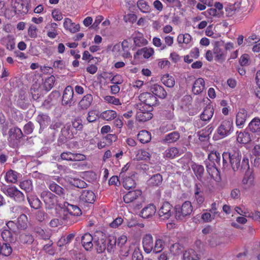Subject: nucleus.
Segmentation results:
<instances>
[{
	"label": "nucleus",
	"instance_id": "nucleus-51",
	"mask_svg": "<svg viewBox=\"0 0 260 260\" xmlns=\"http://www.w3.org/2000/svg\"><path fill=\"white\" fill-rule=\"evenodd\" d=\"M27 198L31 208L37 209L41 207L42 203L37 197H33L31 198L27 197Z\"/></svg>",
	"mask_w": 260,
	"mask_h": 260
},
{
	"label": "nucleus",
	"instance_id": "nucleus-61",
	"mask_svg": "<svg viewBox=\"0 0 260 260\" xmlns=\"http://www.w3.org/2000/svg\"><path fill=\"white\" fill-rule=\"evenodd\" d=\"M72 128L75 129L76 131H81L83 129L82 120L80 118L74 119L72 122Z\"/></svg>",
	"mask_w": 260,
	"mask_h": 260
},
{
	"label": "nucleus",
	"instance_id": "nucleus-11",
	"mask_svg": "<svg viewBox=\"0 0 260 260\" xmlns=\"http://www.w3.org/2000/svg\"><path fill=\"white\" fill-rule=\"evenodd\" d=\"M152 110L145 108L142 106L137 110L136 113V119L138 121L145 122L151 119L152 117V114L150 112Z\"/></svg>",
	"mask_w": 260,
	"mask_h": 260
},
{
	"label": "nucleus",
	"instance_id": "nucleus-58",
	"mask_svg": "<svg viewBox=\"0 0 260 260\" xmlns=\"http://www.w3.org/2000/svg\"><path fill=\"white\" fill-rule=\"evenodd\" d=\"M3 41L6 43L7 48L9 50H12L15 48V41L14 38L12 37L8 36L5 38Z\"/></svg>",
	"mask_w": 260,
	"mask_h": 260
},
{
	"label": "nucleus",
	"instance_id": "nucleus-28",
	"mask_svg": "<svg viewBox=\"0 0 260 260\" xmlns=\"http://www.w3.org/2000/svg\"><path fill=\"white\" fill-rule=\"evenodd\" d=\"M183 260H199L200 255L193 249L186 250L183 253Z\"/></svg>",
	"mask_w": 260,
	"mask_h": 260
},
{
	"label": "nucleus",
	"instance_id": "nucleus-59",
	"mask_svg": "<svg viewBox=\"0 0 260 260\" xmlns=\"http://www.w3.org/2000/svg\"><path fill=\"white\" fill-rule=\"evenodd\" d=\"M150 156V153L144 149L139 150L136 155L138 160H146L149 158Z\"/></svg>",
	"mask_w": 260,
	"mask_h": 260
},
{
	"label": "nucleus",
	"instance_id": "nucleus-22",
	"mask_svg": "<svg viewBox=\"0 0 260 260\" xmlns=\"http://www.w3.org/2000/svg\"><path fill=\"white\" fill-rule=\"evenodd\" d=\"M150 91L155 96H157L160 99H165L167 94L164 88L158 84H154L150 86Z\"/></svg>",
	"mask_w": 260,
	"mask_h": 260
},
{
	"label": "nucleus",
	"instance_id": "nucleus-20",
	"mask_svg": "<svg viewBox=\"0 0 260 260\" xmlns=\"http://www.w3.org/2000/svg\"><path fill=\"white\" fill-rule=\"evenodd\" d=\"M95 196L90 190H83L80 196V200L84 203L93 204L95 201Z\"/></svg>",
	"mask_w": 260,
	"mask_h": 260
},
{
	"label": "nucleus",
	"instance_id": "nucleus-17",
	"mask_svg": "<svg viewBox=\"0 0 260 260\" xmlns=\"http://www.w3.org/2000/svg\"><path fill=\"white\" fill-rule=\"evenodd\" d=\"M142 244L144 251L147 253H150L153 249V237L150 234H146L143 238Z\"/></svg>",
	"mask_w": 260,
	"mask_h": 260
},
{
	"label": "nucleus",
	"instance_id": "nucleus-5",
	"mask_svg": "<svg viewBox=\"0 0 260 260\" xmlns=\"http://www.w3.org/2000/svg\"><path fill=\"white\" fill-rule=\"evenodd\" d=\"M234 126L233 121L228 119L223 120L218 127L217 134L222 138H224L230 135L233 131Z\"/></svg>",
	"mask_w": 260,
	"mask_h": 260
},
{
	"label": "nucleus",
	"instance_id": "nucleus-53",
	"mask_svg": "<svg viewBox=\"0 0 260 260\" xmlns=\"http://www.w3.org/2000/svg\"><path fill=\"white\" fill-rule=\"evenodd\" d=\"M122 47V56L124 58H129L131 57V53L129 51V47L128 42L124 40L121 43Z\"/></svg>",
	"mask_w": 260,
	"mask_h": 260
},
{
	"label": "nucleus",
	"instance_id": "nucleus-18",
	"mask_svg": "<svg viewBox=\"0 0 260 260\" xmlns=\"http://www.w3.org/2000/svg\"><path fill=\"white\" fill-rule=\"evenodd\" d=\"M246 130L253 134L260 135V118L258 117L254 118L249 122Z\"/></svg>",
	"mask_w": 260,
	"mask_h": 260
},
{
	"label": "nucleus",
	"instance_id": "nucleus-42",
	"mask_svg": "<svg viewBox=\"0 0 260 260\" xmlns=\"http://www.w3.org/2000/svg\"><path fill=\"white\" fill-rule=\"evenodd\" d=\"M137 5L139 9L143 13H150L151 11V7L149 5L148 2L145 0H138Z\"/></svg>",
	"mask_w": 260,
	"mask_h": 260
},
{
	"label": "nucleus",
	"instance_id": "nucleus-12",
	"mask_svg": "<svg viewBox=\"0 0 260 260\" xmlns=\"http://www.w3.org/2000/svg\"><path fill=\"white\" fill-rule=\"evenodd\" d=\"M58 207L60 209H64L75 217L82 214L81 210L79 207L71 204L67 202H64L63 204H59Z\"/></svg>",
	"mask_w": 260,
	"mask_h": 260
},
{
	"label": "nucleus",
	"instance_id": "nucleus-54",
	"mask_svg": "<svg viewBox=\"0 0 260 260\" xmlns=\"http://www.w3.org/2000/svg\"><path fill=\"white\" fill-rule=\"evenodd\" d=\"M131 251V246L130 245L122 247L119 248V256L121 260L125 259L126 257H127Z\"/></svg>",
	"mask_w": 260,
	"mask_h": 260
},
{
	"label": "nucleus",
	"instance_id": "nucleus-31",
	"mask_svg": "<svg viewBox=\"0 0 260 260\" xmlns=\"http://www.w3.org/2000/svg\"><path fill=\"white\" fill-rule=\"evenodd\" d=\"M63 26L66 29L69 30L73 33L78 31L80 29L79 24H75L72 22L70 19L68 18H65L64 20Z\"/></svg>",
	"mask_w": 260,
	"mask_h": 260
},
{
	"label": "nucleus",
	"instance_id": "nucleus-10",
	"mask_svg": "<svg viewBox=\"0 0 260 260\" xmlns=\"http://www.w3.org/2000/svg\"><path fill=\"white\" fill-rule=\"evenodd\" d=\"M6 194L18 203H22L25 200L24 194L15 186L8 187L6 190Z\"/></svg>",
	"mask_w": 260,
	"mask_h": 260
},
{
	"label": "nucleus",
	"instance_id": "nucleus-3",
	"mask_svg": "<svg viewBox=\"0 0 260 260\" xmlns=\"http://www.w3.org/2000/svg\"><path fill=\"white\" fill-rule=\"evenodd\" d=\"M192 206L189 201L184 202L181 206H175V216L177 220L182 221L186 217L189 216L192 211Z\"/></svg>",
	"mask_w": 260,
	"mask_h": 260
},
{
	"label": "nucleus",
	"instance_id": "nucleus-33",
	"mask_svg": "<svg viewBox=\"0 0 260 260\" xmlns=\"http://www.w3.org/2000/svg\"><path fill=\"white\" fill-rule=\"evenodd\" d=\"M246 173L243 179L242 183L243 184L247 185L248 187L254 185V176L252 172L249 170V169L246 170Z\"/></svg>",
	"mask_w": 260,
	"mask_h": 260
},
{
	"label": "nucleus",
	"instance_id": "nucleus-63",
	"mask_svg": "<svg viewBox=\"0 0 260 260\" xmlns=\"http://www.w3.org/2000/svg\"><path fill=\"white\" fill-rule=\"evenodd\" d=\"M117 246L120 248L130 245L127 243V237L125 235L120 236L117 240Z\"/></svg>",
	"mask_w": 260,
	"mask_h": 260
},
{
	"label": "nucleus",
	"instance_id": "nucleus-26",
	"mask_svg": "<svg viewBox=\"0 0 260 260\" xmlns=\"http://www.w3.org/2000/svg\"><path fill=\"white\" fill-rule=\"evenodd\" d=\"M205 88V81L202 78L197 79L194 82L192 87V92L195 94L201 93Z\"/></svg>",
	"mask_w": 260,
	"mask_h": 260
},
{
	"label": "nucleus",
	"instance_id": "nucleus-45",
	"mask_svg": "<svg viewBox=\"0 0 260 260\" xmlns=\"http://www.w3.org/2000/svg\"><path fill=\"white\" fill-rule=\"evenodd\" d=\"M106 250L107 251L110 253L114 251L117 242L116 237L114 236H109L108 238L106 239Z\"/></svg>",
	"mask_w": 260,
	"mask_h": 260
},
{
	"label": "nucleus",
	"instance_id": "nucleus-50",
	"mask_svg": "<svg viewBox=\"0 0 260 260\" xmlns=\"http://www.w3.org/2000/svg\"><path fill=\"white\" fill-rule=\"evenodd\" d=\"M183 250V246L179 243L172 244L170 248L171 253L174 255H179L182 252Z\"/></svg>",
	"mask_w": 260,
	"mask_h": 260
},
{
	"label": "nucleus",
	"instance_id": "nucleus-56",
	"mask_svg": "<svg viewBox=\"0 0 260 260\" xmlns=\"http://www.w3.org/2000/svg\"><path fill=\"white\" fill-rule=\"evenodd\" d=\"M0 251L1 254L5 256H9L12 253V249L10 244L4 243L2 245H1Z\"/></svg>",
	"mask_w": 260,
	"mask_h": 260
},
{
	"label": "nucleus",
	"instance_id": "nucleus-36",
	"mask_svg": "<svg viewBox=\"0 0 260 260\" xmlns=\"http://www.w3.org/2000/svg\"><path fill=\"white\" fill-rule=\"evenodd\" d=\"M27 217L24 214H21L17 219L16 226L18 230H25L27 228Z\"/></svg>",
	"mask_w": 260,
	"mask_h": 260
},
{
	"label": "nucleus",
	"instance_id": "nucleus-38",
	"mask_svg": "<svg viewBox=\"0 0 260 260\" xmlns=\"http://www.w3.org/2000/svg\"><path fill=\"white\" fill-rule=\"evenodd\" d=\"M138 139L142 143H147L150 142L151 139L150 133L146 130L140 131L138 134Z\"/></svg>",
	"mask_w": 260,
	"mask_h": 260
},
{
	"label": "nucleus",
	"instance_id": "nucleus-40",
	"mask_svg": "<svg viewBox=\"0 0 260 260\" xmlns=\"http://www.w3.org/2000/svg\"><path fill=\"white\" fill-rule=\"evenodd\" d=\"M154 53L153 49L152 48H147L144 47L141 49L138 50L136 55H135V57H136V55H143V57L145 58H149L151 56H152Z\"/></svg>",
	"mask_w": 260,
	"mask_h": 260
},
{
	"label": "nucleus",
	"instance_id": "nucleus-13",
	"mask_svg": "<svg viewBox=\"0 0 260 260\" xmlns=\"http://www.w3.org/2000/svg\"><path fill=\"white\" fill-rule=\"evenodd\" d=\"M59 218H60L62 224L67 225H71L77 221L76 217L64 209H60Z\"/></svg>",
	"mask_w": 260,
	"mask_h": 260
},
{
	"label": "nucleus",
	"instance_id": "nucleus-41",
	"mask_svg": "<svg viewBox=\"0 0 260 260\" xmlns=\"http://www.w3.org/2000/svg\"><path fill=\"white\" fill-rule=\"evenodd\" d=\"M191 168L198 179L202 181L204 172V167L202 165L194 164L191 166Z\"/></svg>",
	"mask_w": 260,
	"mask_h": 260
},
{
	"label": "nucleus",
	"instance_id": "nucleus-44",
	"mask_svg": "<svg viewBox=\"0 0 260 260\" xmlns=\"http://www.w3.org/2000/svg\"><path fill=\"white\" fill-rule=\"evenodd\" d=\"M117 116L116 112L112 110H108L103 112L100 115V117L105 120H112L114 119Z\"/></svg>",
	"mask_w": 260,
	"mask_h": 260
},
{
	"label": "nucleus",
	"instance_id": "nucleus-9",
	"mask_svg": "<svg viewBox=\"0 0 260 260\" xmlns=\"http://www.w3.org/2000/svg\"><path fill=\"white\" fill-rule=\"evenodd\" d=\"M173 206L168 202H164L158 213L160 220H165L168 219L173 214Z\"/></svg>",
	"mask_w": 260,
	"mask_h": 260
},
{
	"label": "nucleus",
	"instance_id": "nucleus-60",
	"mask_svg": "<svg viewBox=\"0 0 260 260\" xmlns=\"http://www.w3.org/2000/svg\"><path fill=\"white\" fill-rule=\"evenodd\" d=\"M55 81V77L51 76L45 80L44 87L47 91L50 90L53 86Z\"/></svg>",
	"mask_w": 260,
	"mask_h": 260
},
{
	"label": "nucleus",
	"instance_id": "nucleus-35",
	"mask_svg": "<svg viewBox=\"0 0 260 260\" xmlns=\"http://www.w3.org/2000/svg\"><path fill=\"white\" fill-rule=\"evenodd\" d=\"M237 140L240 143L247 144L251 141V137L248 131L245 129V131L238 134Z\"/></svg>",
	"mask_w": 260,
	"mask_h": 260
},
{
	"label": "nucleus",
	"instance_id": "nucleus-24",
	"mask_svg": "<svg viewBox=\"0 0 260 260\" xmlns=\"http://www.w3.org/2000/svg\"><path fill=\"white\" fill-rule=\"evenodd\" d=\"M180 137V133L178 132L174 131L166 135L162 141L165 144L175 143L179 139Z\"/></svg>",
	"mask_w": 260,
	"mask_h": 260
},
{
	"label": "nucleus",
	"instance_id": "nucleus-27",
	"mask_svg": "<svg viewBox=\"0 0 260 260\" xmlns=\"http://www.w3.org/2000/svg\"><path fill=\"white\" fill-rule=\"evenodd\" d=\"M9 135L11 140H19L23 136L22 131L18 127L11 128L9 131Z\"/></svg>",
	"mask_w": 260,
	"mask_h": 260
},
{
	"label": "nucleus",
	"instance_id": "nucleus-19",
	"mask_svg": "<svg viewBox=\"0 0 260 260\" xmlns=\"http://www.w3.org/2000/svg\"><path fill=\"white\" fill-rule=\"evenodd\" d=\"M156 207L153 204H149L142 209L140 215L143 218H151L155 213Z\"/></svg>",
	"mask_w": 260,
	"mask_h": 260
},
{
	"label": "nucleus",
	"instance_id": "nucleus-48",
	"mask_svg": "<svg viewBox=\"0 0 260 260\" xmlns=\"http://www.w3.org/2000/svg\"><path fill=\"white\" fill-rule=\"evenodd\" d=\"M123 186L126 189H133L136 187V183L132 177H127L124 178Z\"/></svg>",
	"mask_w": 260,
	"mask_h": 260
},
{
	"label": "nucleus",
	"instance_id": "nucleus-2",
	"mask_svg": "<svg viewBox=\"0 0 260 260\" xmlns=\"http://www.w3.org/2000/svg\"><path fill=\"white\" fill-rule=\"evenodd\" d=\"M220 161V154L217 151L210 153L208 159L205 161L207 172L211 178L217 181L220 180L219 170L222 169Z\"/></svg>",
	"mask_w": 260,
	"mask_h": 260
},
{
	"label": "nucleus",
	"instance_id": "nucleus-52",
	"mask_svg": "<svg viewBox=\"0 0 260 260\" xmlns=\"http://www.w3.org/2000/svg\"><path fill=\"white\" fill-rule=\"evenodd\" d=\"M19 186L26 192H29L32 190V184L30 180H26L21 182Z\"/></svg>",
	"mask_w": 260,
	"mask_h": 260
},
{
	"label": "nucleus",
	"instance_id": "nucleus-47",
	"mask_svg": "<svg viewBox=\"0 0 260 260\" xmlns=\"http://www.w3.org/2000/svg\"><path fill=\"white\" fill-rule=\"evenodd\" d=\"M19 240L20 242L23 244L29 245L32 243L34 241V238L31 234L23 233L19 236Z\"/></svg>",
	"mask_w": 260,
	"mask_h": 260
},
{
	"label": "nucleus",
	"instance_id": "nucleus-34",
	"mask_svg": "<svg viewBox=\"0 0 260 260\" xmlns=\"http://www.w3.org/2000/svg\"><path fill=\"white\" fill-rule=\"evenodd\" d=\"M214 109L211 106H207L200 115V117L208 122L213 117Z\"/></svg>",
	"mask_w": 260,
	"mask_h": 260
},
{
	"label": "nucleus",
	"instance_id": "nucleus-21",
	"mask_svg": "<svg viewBox=\"0 0 260 260\" xmlns=\"http://www.w3.org/2000/svg\"><path fill=\"white\" fill-rule=\"evenodd\" d=\"M96 236L95 235L92 237L89 233H87L85 234L81 238V242L84 248L88 250L93 247L92 241H93L96 239Z\"/></svg>",
	"mask_w": 260,
	"mask_h": 260
},
{
	"label": "nucleus",
	"instance_id": "nucleus-64",
	"mask_svg": "<svg viewBox=\"0 0 260 260\" xmlns=\"http://www.w3.org/2000/svg\"><path fill=\"white\" fill-rule=\"evenodd\" d=\"M132 260H143V255L139 248H135L132 254Z\"/></svg>",
	"mask_w": 260,
	"mask_h": 260
},
{
	"label": "nucleus",
	"instance_id": "nucleus-55",
	"mask_svg": "<svg viewBox=\"0 0 260 260\" xmlns=\"http://www.w3.org/2000/svg\"><path fill=\"white\" fill-rule=\"evenodd\" d=\"M1 235L2 238L5 241L8 242H14V239L13 237V235L11 231L7 229H5L2 232Z\"/></svg>",
	"mask_w": 260,
	"mask_h": 260
},
{
	"label": "nucleus",
	"instance_id": "nucleus-30",
	"mask_svg": "<svg viewBox=\"0 0 260 260\" xmlns=\"http://www.w3.org/2000/svg\"><path fill=\"white\" fill-rule=\"evenodd\" d=\"M162 182V176L158 173L152 175L147 181L148 184L150 186H159Z\"/></svg>",
	"mask_w": 260,
	"mask_h": 260
},
{
	"label": "nucleus",
	"instance_id": "nucleus-57",
	"mask_svg": "<svg viewBox=\"0 0 260 260\" xmlns=\"http://www.w3.org/2000/svg\"><path fill=\"white\" fill-rule=\"evenodd\" d=\"M165 242L162 239H156L155 242V245L153 246V251L155 253H158L161 252L164 248Z\"/></svg>",
	"mask_w": 260,
	"mask_h": 260
},
{
	"label": "nucleus",
	"instance_id": "nucleus-49",
	"mask_svg": "<svg viewBox=\"0 0 260 260\" xmlns=\"http://www.w3.org/2000/svg\"><path fill=\"white\" fill-rule=\"evenodd\" d=\"M34 232L41 239L46 240H49L50 235L48 233L46 232L43 229L40 227L36 226L34 228Z\"/></svg>",
	"mask_w": 260,
	"mask_h": 260
},
{
	"label": "nucleus",
	"instance_id": "nucleus-29",
	"mask_svg": "<svg viewBox=\"0 0 260 260\" xmlns=\"http://www.w3.org/2000/svg\"><path fill=\"white\" fill-rule=\"evenodd\" d=\"M94 243L96 246V251L99 253H101L106 250V239L103 238H99L96 237V239L94 241Z\"/></svg>",
	"mask_w": 260,
	"mask_h": 260
},
{
	"label": "nucleus",
	"instance_id": "nucleus-7",
	"mask_svg": "<svg viewBox=\"0 0 260 260\" xmlns=\"http://www.w3.org/2000/svg\"><path fill=\"white\" fill-rule=\"evenodd\" d=\"M74 89L71 86H68L64 90L62 98V104L63 106L71 107L74 105L76 100L74 98Z\"/></svg>",
	"mask_w": 260,
	"mask_h": 260
},
{
	"label": "nucleus",
	"instance_id": "nucleus-37",
	"mask_svg": "<svg viewBox=\"0 0 260 260\" xmlns=\"http://www.w3.org/2000/svg\"><path fill=\"white\" fill-rule=\"evenodd\" d=\"M177 41L179 44L184 43L188 45V47H190L192 46V37L189 34L187 33L179 35L177 37Z\"/></svg>",
	"mask_w": 260,
	"mask_h": 260
},
{
	"label": "nucleus",
	"instance_id": "nucleus-39",
	"mask_svg": "<svg viewBox=\"0 0 260 260\" xmlns=\"http://www.w3.org/2000/svg\"><path fill=\"white\" fill-rule=\"evenodd\" d=\"M134 41L135 45L138 47H141L147 44V41L144 38L143 35L140 32L135 33Z\"/></svg>",
	"mask_w": 260,
	"mask_h": 260
},
{
	"label": "nucleus",
	"instance_id": "nucleus-14",
	"mask_svg": "<svg viewBox=\"0 0 260 260\" xmlns=\"http://www.w3.org/2000/svg\"><path fill=\"white\" fill-rule=\"evenodd\" d=\"M248 116L247 110L243 108L240 109L236 116V126L239 128H243Z\"/></svg>",
	"mask_w": 260,
	"mask_h": 260
},
{
	"label": "nucleus",
	"instance_id": "nucleus-8",
	"mask_svg": "<svg viewBox=\"0 0 260 260\" xmlns=\"http://www.w3.org/2000/svg\"><path fill=\"white\" fill-rule=\"evenodd\" d=\"M139 100L145 104L147 108L152 110V107L157 104V100L156 97L150 92H144L139 96Z\"/></svg>",
	"mask_w": 260,
	"mask_h": 260
},
{
	"label": "nucleus",
	"instance_id": "nucleus-23",
	"mask_svg": "<svg viewBox=\"0 0 260 260\" xmlns=\"http://www.w3.org/2000/svg\"><path fill=\"white\" fill-rule=\"evenodd\" d=\"M36 120L40 124V130H42L49 124L51 119L47 114L41 113L37 116Z\"/></svg>",
	"mask_w": 260,
	"mask_h": 260
},
{
	"label": "nucleus",
	"instance_id": "nucleus-16",
	"mask_svg": "<svg viewBox=\"0 0 260 260\" xmlns=\"http://www.w3.org/2000/svg\"><path fill=\"white\" fill-rule=\"evenodd\" d=\"M213 54L215 60L218 62H223L226 59L227 52L226 49L220 46L216 45L213 48Z\"/></svg>",
	"mask_w": 260,
	"mask_h": 260
},
{
	"label": "nucleus",
	"instance_id": "nucleus-32",
	"mask_svg": "<svg viewBox=\"0 0 260 260\" xmlns=\"http://www.w3.org/2000/svg\"><path fill=\"white\" fill-rule=\"evenodd\" d=\"M51 191L55 192L56 194L64 198L66 190L56 183L53 182L50 183L48 186Z\"/></svg>",
	"mask_w": 260,
	"mask_h": 260
},
{
	"label": "nucleus",
	"instance_id": "nucleus-1",
	"mask_svg": "<svg viewBox=\"0 0 260 260\" xmlns=\"http://www.w3.org/2000/svg\"><path fill=\"white\" fill-rule=\"evenodd\" d=\"M222 169H229L230 164L234 172H245L249 169V159L244 156L242 159L240 151L237 148L224 152L222 154Z\"/></svg>",
	"mask_w": 260,
	"mask_h": 260
},
{
	"label": "nucleus",
	"instance_id": "nucleus-62",
	"mask_svg": "<svg viewBox=\"0 0 260 260\" xmlns=\"http://www.w3.org/2000/svg\"><path fill=\"white\" fill-rule=\"evenodd\" d=\"M179 153L178 150L175 147H172L167 149L165 152V156L168 158H174Z\"/></svg>",
	"mask_w": 260,
	"mask_h": 260
},
{
	"label": "nucleus",
	"instance_id": "nucleus-6",
	"mask_svg": "<svg viewBox=\"0 0 260 260\" xmlns=\"http://www.w3.org/2000/svg\"><path fill=\"white\" fill-rule=\"evenodd\" d=\"M29 0H12L11 5L17 14L24 15L28 11Z\"/></svg>",
	"mask_w": 260,
	"mask_h": 260
},
{
	"label": "nucleus",
	"instance_id": "nucleus-43",
	"mask_svg": "<svg viewBox=\"0 0 260 260\" xmlns=\"http://www.w3.org/2000/svg\"><path fill=\"white\" fill-rule=\"evenodd\" d=\"M18 173L12 170L8 171L5 176L7 182L15 183L17 181Z\"/></svg>",
	"mask_w": 260,
	"mask_h": 260
},
{
	"label": "nucleus",
	"instance_id": "nucleus-15",
	"mask_svg": "<svg viewBox=\"0 0 260 260\" xmlns=\"http://www.w3.org/2000/svg\"><path fill=\"white\" fill-rule=\"evenodd\" d=\"M142 194V191L140 189H135L128 191L123 197L124 203L126 204L134 202L139 198Z\"/></svg>",
	"mask_w": 260,
	"mask_h": 260
},
{
	"label": "nucleus",
	"instance_id": "nucleus-46",
	"mask_svg": "<svg viewBox=\"0 0 260 260\" xmlns=\"http://www.w3.org/2000/svg\"><path fill=\"white\" fill-rule=\"evenodd\" d=\"M161 81L164 85L169 87H173L175 83L174 78L168 74L164 75L161 77Z\"/></svg>",
	"mask_w": 260,
	"mask_h": 260
},
{
	"label": "nucleus",
	"instance_id": "nucleus-25",
	"mask_svg": "<svg viewBox=\"0 0 260 260\" xmlns=\"http://www.w3.org/2000/svg\"><path fill=\"white\" fill-rule=\"evenodd\" d=\"M92 101V95L91 94H87L79 102V107L83 110L87 109L90 106Z\"/></svg>",
	"mask_w": 260,
	"mask_h": 260
},
{
	"label": "nucleus",
	"instance_id": "nucleus-4",
	"mask_svg": "<svg viewBox=\"0 0 260 260\" xmlns=\"http://www.w3.org/2000/svg\"><path fill=\"white\" fill-rule=\"evenodd\" d=\"M41 198L44 202L45 208L47 209H52L56 205L58 206L57 197L48 190L42 191Z\"/></svg>",
	"mask_w": 260,
	"mask_h": 260
}]
</instances>
